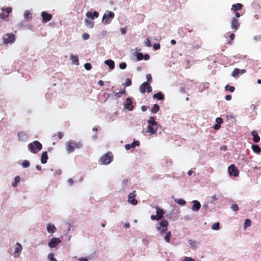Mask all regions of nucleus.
I'll use <instances>...</instances> for the list:
<instances>
[{
    "mask_svg": "<svg viewBox=\"0 0 261 261\" xmlns=\"http://www.w3.org/2000/svg\"><path fill=\"white\" fill-rule=\"evenodd\" d=\"M125 87H128L132 85V81L130 79H127L125 84H124Z\"/></svg>",
    "mask_w": 261,
    "mask_h": 261,
    "instance_id": "nucleus-51",
    "label": "nucleus"
},
{
    "mask_svg": "<svg viewBox=\"0 0 261 261\" xmlns=\"http://www.w3.org/2000/svg\"><path fill=\"white\" fill-rule=\"evenodd\" d=\"M15 250L14 252L15 257L16 258L18 255H16V254H20L22 250V245L19 243H16L15 245Z\"/></svg>",
    "mask_w": 261,
    "mask_h": 261,
    "instance_id": "nucleus-22",
    "label": "nucleus"
},
{
    "mask_svg": "<svg viewBox=\"0 0 261 261\" xmlns=\"http://www.w3.org/2000/svg\"><path fill=\"white\" fill-rule=\"evenodd\" d=\"M114 17V13L112 11H109L107 13H105L103 14L102 16V22L105 24H108L111 23Z\"/></svg>",
    "mask_w": 261,
    "mask_h": 261,
    "instance_id": "nucleus-5",
    "label": "nucleus"
},
{
    "mask_svg": "<svg viewBox=\"0 0 261 261\" xmlns=\"http://www.w3.org/2000/svg\"><path fill=\"white\" fill-rule=\"evenodd\" d=\"M135 193L136 191H134L130 193L128 196V202L133 205H136L138 203V201L136 199V195Z\"/></svg>",
    "mask_w": 261,
    "mask_h": 261,
    "instance_id": "nucleus-10",
    "label": "nucleus"
},
{
    "mask_svg": "<svg viewBox=\"0 0 261 261\" xmlns=\"http://www.w3.org/2000/svg\"><path fill=\"white\" fill-rule=\"evenodd\" d=\"M67 225L68 226V228L66 231H64L65 234H67L68 233V232L71 230V228L72 227V226L69 223H67Z\"/></svg>",
    "mask_w": 261,
    "mask_h": 261,
    "instance_id": "nucleus-57",
    "label": "nucleus"
},
{
    "mask_svg": "<svg viewBox=\"0 0 261 261\" xmlns=\"http://www.w3.org/2000/svg\"><path fill=\"white\" fill-rule=\"evenodd\" d=\"M240 69L239 68H235L232 72L231 75L233 77H236L240 74Z\"/></svg>",
    "mask_w": 261,
    "mask_h": 261,
    "instance_id": "nucleus-41",
    "label": "nucleus"
},
{
    "mask_svg": "<svg viewBox=\"0 0 261 261\" xmlns=\"http://www.w3.org/2000/svg\"><path fill=\"white\" fill-rule=\"evenodd\" d=\"M61 173H62V171L61 170H60V169L57 170L54 173V176H60L61 174Z\"/></svg>",
    "mask_w": 261,
    "mask_h": 261,
    "instance_id": "nucleus-61",
    "label": "nucleus"
},
{
    "mask_svg": "<svg viewBox=\"0 0 261 261\" xmlns=\"http://www.w3.org/2000/svg\"><path fill=\"white\" fill-rule=\"evenodd\" d=\"M251 148L254 152L257 154L259 153L261 151V149L257 144H252L251 145Z\"/></svg>",
    "mask_w": 261,
    "mask_h": 261,
    "instance_id": "nucleus-32",
    "label": "nucleus"
},
{
    "mask_svg": "<svg viewBox=\"0 0 261 261\" xmlns=\"http://www.w3.org/2000/svg\"><path fill=\"white\" fill-rule=\"evenodd\" d=\"M46 230L48 233L53 234L56 232L57 228L54 224L47 223L46 225Z\"/></svg>",
    "mask_w": 261,
    "mask_h": 261,
    "instance_id": "nucleus-18",
    "label": "nucleus"
},
{
    "mask_svg": "<svg viewBox=\"0 0 261 261\" xmlns=\"http://www.w3.org/2000/svg\"><path fill=\"white\" fill-rule=\"evenodd\" d=\"M127 182H128V179H126V178H124L123 179H122V181H121V189H120V191H124L125 190V189H126V187L127 185Z\"/></svg>",
    "mask_w": 261,
    "mask_h": 261,
    "instance_id": "nucleus-33",
    "label": "nucleus"
},
{
    "mask_svg": "<svg viewBox=\"0 0 261 261\" xmlns=\"http://www.w3.org/2000/svg\"><path fill=\"white\" fill-rule=\"evenodd\" d=\"M142 242L145 245H147L149 244V241L147 238H143L142 240Z\"/></svg>",
    "mask_w": 261,
    "mask_h": 261,
    "instance_id": "nucleus-59",
    "label": "nucleus"
},
{
    "mask_svg": "<svg viewBox=\"0 0 261 261\" xmlns=\"http://www.w3.org/2000/svg\"><path fill=\"white\" fill-rule=\"evenodd\" d=\"M3 42L4 44H12L15 41V35L12 33H8L3 36Z\"/></svg>",
    "mask_w": 261,
    "mask_h": 261,
    "instance_id": "nucleus-6",
    "label": "nucleus"
},
{
    "mask_svg": "<svg viewBox=\"0 0 261 261\" xmlns=\"http://www.w3.org/2000/svg\"><path fill=\"white\" fill-rule=\"evenodd\" d=\"M136 58H137V60L138 61H141V60H143V54L142 53H140V52L137 53H136Z\"/></svg>",
    "mask_w": 261,
    "mask_h": 261,
    "instance_id": "nucleus-45",
    "label": "nucleus"
},
{
    "mask_svg": "<svg viewBox=\"0 0 261 261\" xmlns=\"http://www.w3.org/2000/svg\"><path fill=\"white\" fill-rule=\"evenodd\" d=\"M41 162L42 164H46L48 159L47 151H43L41 155Z\"/></svg>",
    "mask_w": 261,
    "mask_h": 261,
    "instance_id": "nucleus-25",
    "label": "nucleus"
},
{
    "mask_svg": "<svg viewBox=\"0 0 261 261\" xmlns=\"http://www.w3.org/2000/svg\"><path fill=\"white\" fill-rule=\"evenodd\" d=\"M174 200L175 202L177 203L179 205H184L186 203V201L183 199L175 198L174 199Z\"/></svg>",
    "mask_w": 261,
    "mask_h": 261,
    "instance_id": "nucleus-38",
    "label": "nucleus"
},
{
    "mask_svg": "<svg viewBox=\"0 0 261 261\" xmlns=\"http://www.w3.org/2000/svg\"><path fill=\"white\" fill-rule=\"evenodd\" d=\"M148 108V107H147L146 106H142L141 107V110L143 112H145L147 110Z\"/></svg>",
    "mask_w": 261,
    "mask_h": 261,
    "instance_id": "nucleus-63",
    "label": "nucleus"
},
{
    "mask_svg": "<svg viewBox=\"0 0 261 261\" xmlns=\"http://www.w3.org/2000/svg\"><path fill=\"white\" fill-rule=\"evenodd\" d=\"M251 135L253 136V140L254 142H258L260 140L259 136L257 132L252 130L251 133Z\"/></svg>",
    "mask_w": 261,
    "mask_h": 261,
    "instance_id": "nucleus-29",
    "label": "nucleus"
},
{
    "mask_svg": "<svg viewBox=\"0 0 261 261\" xmlns=\"http://www.w3.org/2000/svg\"><path fill=\"white\" fill-rule=\"evenodd\" d=\"M61 243V240L59 238L53 237L48 243V246L50 248L56 247Z\"/></svg>",
    "mask_w": 261,
    "mask_h": 261,
    "instance_id": "nucleus-9",
    "label": "nucleus"
},
{
    "mask_svg": "<svg viewBox=\"0 0 261 261\" xmlns=\"http://www.w3.org/2000/svg\"><path fill=\"white\" fill-rule=\"evenodd\" d=\"M86 16L87 17L89 18H91L92 19H93L98 17L99 13L98 12L96 11H94L93 12L88 11L86 14Z\"/></svg>",
    "mask_w": 261,
    "mask_h": 261,
    "instance_id": "nucleus-19",
    "label": "nucleus"
},
{
    "mask_svg": "<svg viewBox=\"0 0 261 261\" xmlns=\"http://www.w3.org/2000/svg\"><path fill=\"white\" fill-rule=\"evenodd\" d=\"M140 145V142L139 141H134L131 144H127L125 145L126 150H129L130 148H134L136 146Z\"/></svg>",
    "mask_w": 261,
    "mask_h": 261,
    "instance_id": "nucleus-21",
    "label": "nucleus"
},
{
    "mask_svg": "<svg viewBox=\"0 0 261 261\" xmlns=\"http://www.w3.org/2000/svg\"><path fill=\"white\" fill-rule=\"evenodd\" d=\"M253 40L255 42H261V35H256L253 37Z\"/></svg>",
    "mask_w": 261,
    "mask_h": 261,
    "instance_id": "nucleus-47",
    "label": "nucleus"
},
{
    "mask_svg": "<svg viewBox=\"0 0 261 261\" xmlns=\"http://www.w3.org/2000/svg\"><path fill=\"white\" fill-rule=\"evenodd\" d=\"M82 37L83 40H87L89 39L90 36L88 34L85 33L82 35Z\"/></svg>",
    "mask_w": 261,
    "mask_h": 261,
    "instance_id": "nucleus-52",
    "label": "nucleus"
},
{
    "mask_svg": "<svg viewBox=\"0 0 261 261\" xmlns=\"http://www.w3.org/2000/svg\"><path fill=\"white\" fill-rule=\"evenodd\" d=\"M140 91L141 93H150L152 91V88L147 82H145L140 85Z\"/></svg>",
    "mask_w": 261,
    "mask_h": 261,
    "instance_id": "nucleus-7",
    "label": "nucleus"
},
{
    "mask_svg": "<svg viewBox=\"0 0 261 261\" xmlns=\"http://www.w3.org/2000/svg\"><path fill=\"white\" fill-rule=\"evenodd\" d=\"M124 108L128 111H132L133 110L134 107L133 105V101L130 97H127L126 99V102L124 104Z\"/></svg>",
    "mask_w": 261,
    "mask_h": 261,
    "instance_id": "nucleus-14",
    "label": "nucleus"
},
{
    "mask_svg": "<svg viewBox=\"0 0 261 261\" xmlns=\"http://www.w3.org/2000/svg\"><path fill=\"white\" fill-rule=\"evenodd\" d=\"M251 225V220L247 219L245 220L244 223V228H246L247 227H249Z\"/></svg>",
    "mask_w": 261,
    "mask_h": 261,
    "instance_id": "nucleus-43",
    "label": "nucleus"
},
{
    "mask_svg": "<svg viewBox=\"0 0 261 261\" xmlns=\"http://www.w3.org/2000/svg\"><path fill=\"white\" fill-rule=\"evenodd\" d=\"M145 45L147 47H150L151 46V41L149 39H146L144 41Z\"/></svg>",
    "mask_w": 261,
    "mask_h": 261,
    "instance_id": "nucleus-50",
    "label": "nucleus"
},
{
    "mask_svg": "<svg viewBox=\"0 0 261 261\" xmlns=\"http://www.w3.org/2000/svg\"><path fill=\"white\" fill-rule=\"evenodd\" d=\"M240 25V23L239 22L238 19L237 18H232L231 21V28L236 32Z\"/></svg>",
    "mask_w": 261,
    "mask_h": 261,
    "instance_id": "nucleus-15",
    "label": "nucleus"
},
{
    "mask_svg": "<svg viewBox=\"0 0 261 261\" xmlns=\"http://www.w3.org/2000/svg\"><path fill=\"white\" fill-rule=\"evenodd\" d=\"M21 165L23 168H28L30 166V163L28 160H23L22 162Z\"/></svg>",
    "mask_w": 261,
    "mask_h": 261,
    "instance_id": "nucleus-39",
    "label": "nucleus"
},
{
    "mask_svg": "<svg viewBox=\"0 0 261 261\" xmlns=\"http://www.w3.org/2000/svg\"><path fill=\"white\" fill-rule=\"evenodd\" d=\"M243 5L241 4L237 3L236 4H233L231 6V10L234 12H237L241 10L242 8Z\"/></svg>",
    "mask_w": 261,
    "mask_h": 261,
    "instance_id": "nucleus-31",
    "label": "nucleus"
},
{
    "mask_svg": "<svg viewBox=\"0 0 261 261\" xmlns=\"http://www.w3.org/2000/svg\"><path fill=\"white\" fill-rule=\"evenodd\" d=\"M159 127V126L155 127L153 125H148L146 132L150 133L151 135L154 134L156 133Z\"/></svg>",
    "mask_w": 261,
    "mask_h": 261,
    "instance_id": "nucleus-24",
    "label": "nucleus"
},
{
    "mask_svg": "<svg viewBox=\"0 0 261 261\" xmlns=\"http://www.w3.org/2000/svg\"><path fill=\"white\" fill-rule=\"evenodd\" d=\"M19 141L23 142H27L29 139L28 135L23 131L19 132L17 134Z\"/></svg>",
    "mask_w": 261,
    "mask_h": 261,
    "instance_id": "nucleus-13",
    "label": "nucleus"
},
{
    "mask_svg": "<svg viewBox=\"0 0 261 261\" xmlns=\"http://www.w3.org/2000/svg\"><path fill=\"white\" fill-rule=\"evenodd\" d=\"M150 219L152 221H159L160 220L158 219L157 216L155 215H151V217H150Z\"/></svg>",
    "mask_w": 261,
    "mask_h": 261,
    "instance_id": "nucleus-62",
    "label": "nucleus"
},
{
    "mask_svg": "<svg viewBox=\"0 0 261 261\" xmlns=\"http://www.w3.org/2000/svg\"><path fill=\"white\" fill-rule=\"evenodd\" d=\"M125 90L123 89L122 90H120L119 92L117 93H114L111 94L112 96L115 97L116 98H119L122 95L125 93Z\"/></svg>",
    "mask_w": 261,
    "mask_h": 261,
    "instance_id": "nucleus-34",
    "label": "nucleus"
},
{
    "mask_svg": "<svg viewBox=\"0 0 261 261\" xmlns=\"http://www.w3.org/2000/svg\"><path fill=\"white\" fill-rule=\"evenodd\" d=\"M216 122L217 124L221 125V124L223 123V119L222 118H221V117H217L216 119Z\"/></svg>",
    "mask_w": 261,
    "mask_h": 261,
    "instance_id": "nucleus-53",
    "label": "nucleus"
},
{
    "mask_svg": "<svg viewBox=\"0 0 261 261\" xmlns=\"http://www.w3.org/2000/svg\"><path fill=\"white\" fill-rule=\"evenodd\" d=\"M2 11L3 12H6L7 14H5L4 13H1L0 18L2 19H6L9 17V14L12 12V9L11 7H3L2 8Z\"/></svg>",
    "mask_w": 261,
    "mask_h": 261,
    "instance_id": "nucleus-12",
    "label": "nucleus"
},
{
    "mask_svg": "<svg viewBox=\"0 0 261 261\" xmlns=\"http://www.w3.org/2000/svg\"><path fill=\"white\" fill-rule=\"evenodd\" d=\"M83 144L81 142H75V141L69 140L66 143V151L68 153L73 152L75 148H80L82 147Z\"/></svg>",
    "mask_w": 261,
    "mask_h": 261,
    "instance_id": "nucleus-2",
    "label": "nucleus"
},
{
    "mask_svg": "<svg viewBox=\"0 0 261 261\" xmlns=\"http://www.w3.org/2000/svg\"><path fill=\"white\" fill-rule=\"evenodd\" d=\"M220 127L221 125L216 123L215 125H214L213 128L215 130H218L220 128Z\"/></svg>",
    "mask_w": 261,
    "mask_h": 261,
    "instance_id": "nucleus-64",
    "label": "nucleus"
},
{
    "mask_svg": "<svg viewBox=\"0 0 261 261\" xmlns=\"http://www.w3.org/2000/svg\"><path fill=\"white\" fill-rule=\"evenodd\" d=\"M156 209V216H157L158 219L160 220H161L164 217V215L165 214L164 211L159 207H155Z\"/></svg>",
    "mask_w": 261,
    "mask_h": 261,
    "instance_id": "nucleus-20",
    "label": "nucleus"
},
{
    "mask_svg": "<svg viewBox=\"0 0 261 261\" xmlns=\"http://www.w3.org/2000/svg\"><path fill=\"white\" fill-rule=\"evenodd\" d=\"M23 16L25 22H27L29 19H32V14L29 10H26L23 13Z\"/></svg>",
    "mask_w": 261,
    "mask_h": 261,
    "instance_id": "nucleus-23",
    "label": "nucleus"
},
{
    "mask_svg": "<svg viewBox=\"0 0 261 261\" xmlns=\"http://www.w3.org/2000/svg\"><path fill=\"white\" fill-rule=\"evenodd\" d=\"M153 48L154 50H158L160 48V44L159 43H155L153 44Z\"/></svg>",
    "mask_w": 261,
    "mask_h": 261,
    "instance_id": "nucleus-54",
    "label": "nucleus"
},
{
    "mask_svg": "<svg viewBox=\"0 0 261 261\" xmlns=\"http://www.w3.org/2000/svg\"><path fill=\"white\" fill-rule=\"evenodd\" d=\"M160 110V106L158 104L153 105L152 108L151 109V112L152 114H156Z\"/></svg>",
    "mask_w": 261,
    "mask_h": 261,
    "instance_id": "nucleus-36",
    "label": "nucleus"
},
{
    "mask_svg": "<svg viewBox=\"0 0 261 261\" xmlns=\"http://www.w3.org/2000/svg\"><path fill=\"white\" fill-rule=\"evenodd\" d=\"M225 89L227 91H229L230 92H234L235 90V88L233 86H230L229 85H227L225 87Z\"/></svg>",
    "mask_w": 261,
    "mask_h": 261,
    "instance_id": "nucleus-40",
    "label": "nucleus"
},
{
    "mask_svg": "<svg viewBox=\"0 0 261 261\" xmlns=\"http://www.w3.org/2000/svg\"><path fill=\"white\" fill-rule=\"evenodd\" d=\"M231 209L234 212H237L239 210V207L236 204H233L231 206Z\"/></svg>",
    "mask_w": 261,
    "mask_h": 261,
    "instance_id": "nucleus-49",
    "label": "nucleus"
},
{
    "mask_svg": "<svg viewBox=\"0 0 261 261\" xmlns=\"http://www.w3.org/2000/svg\"><path fill=\"white\" fill-rule=\"evenodd\" d=\"M48 259L50 261H58L55 257L53 253L48 254L47 256Z\"/></svg>",
    "mask_w": 261,
    "mask_h": 261,
    "instance_id": "nucleus-44",
    "label": "nucleus"
},
{
    "mask_svg": "<svg viewBox=\"0 0 261 261\" xmlns=\"http://www.w3.org/2000/svg\"><path fill=\"white\" fill-rule=\"evenodd\" d=\"M84 67L86 70H90L92 68V65L89 63H86L84 65Z\"/></svg>",
    "mask_w": 261,
    "mask_h": 261,
    "instance_id": "nucleus-46",
    "label": "nucleus"
},
{
    "mask_svg": "<svg viewBox=\"0 0 261 261\" xmlns=\"http://www.w3.org/2000/svg\"><path fill=\"white\" fill-rule=\"evenodd\" d=\"M187 246L191 250L195 251L199 248V243L193 239H189L187 242Z\"/></svg>",
    "mask_w": 261,
    "mask_h": 261,
    "instance_id": "nucleus-8",
    "label": "nucleus"
},
{
    "mask_svg": "<svg viewBox=\"0 0 261 261\" xmlns=\"http://www.w3.org/2000/svg\"><path fill=\"white\" fill-rule=\"evenodd\" d=\"M213 230H217L220 228V223L219 222H216L214 223L211 227Z\"/></svg>",
    "mask_w": 261,
    "mask_h": 261,
    "instance_id": "nucleus-42",
    "label": "nucleus"
},
{
    "mask_svg": "<svg viewBox=\"0 0 261 261\" xmlns=\"http://www.w3.org/2000/svg\"><path fill=\"white\" fill-rule=\"evenodd\" d=\"M70 59L72 62V63L73 64H74L75 65H79V58L77 56H74L73 55H71L70 57Z\"/></svg>",
    "mask_w": 261,
    "mask_h": 261,
    "instance_id": "nucleus-28",
    "label": "nucleus"
},
{
    "mask_svg": "<svg viewBox=\"0 0 261 261\" xmlns=\"http://www.w3.org/2000/svg\"><path fill=\"white\" fill-rule=\"evenodd\" d=\"M85 23L86 25L89 28H92L93 27L94 23V21L91 20H89L88 19H85Z\"/></svg>",
    "mask_w": 261,
    "mask_h": 261,
    "instance_id": "nucleus-35",
    "label": "nucleus"
},
{
    "mask_svg": "<svg viewBox=\"0 0 261 261\" xmlns=\"http://www.w3.org/2000/svg\"><path fill=\"white\" fill-rule=\"evenodd\" d=\"M119 66L121 69L123 70L126 68L127 65L125 62H122L119 64Z\"/></svg>",
    "mask_w": 261,
    "mask_h": 261,
    "instance_id": "nucleus-48",
    "label": "nucleus"
},
{
    "mask_svg": "<svg viewBox=\"0 0 261 261\" xmlns=\"http://www.w3.org/2000/svg\"><path fill=\"white\" fill-rule=\"evenodd\" d=\"M153 98L159 100H162L164 99V95L162 92H158L153 95Z\"/></svg>",
    "mask_w": 261,
    "mask_h": 261,
    "instance_id": "nucleus-30",
    "label": "nucleus"
},
{
    "mask_svg": "<svg viewBox=\"0 0 261 261\" xmlns=\"http://www.w3.org/2000/svg\"><path fill=\"white\" fill-rule=\"evenodd\" d=\"M228 171L230 175L234 177H237L239 175V172L234 164H231L228 168Z\"/></svg>",
    "mask_w": 261,
    "mask_h": 261,
    "instance_id": "nucleus-11",
    "label": "nucleus"
},
{
    "mask_svg": "<svg viewBox=\"0 0 261 261\" xmlns=\"http://www.w3.org/2000/svg\"><path fill=\"white\" fill-rule=\"evenodd\" d=\"M212 201H211V203H213L215 201H216L218 199L217 196L216 195H214L212 196Z\"/></svg>",
    "mask_w": 261,
    "mask_h": 261,
    "instance_id": "nucleus-58",
    "label": "nucleus"
},
{
    "mask_svg": "<svg viewBox=\"0 0 261 261\" xmlns=\"http://www.w3.org/2000/svg\"><path fill=\"white\" fill-rule=\"evenodd\" d=\"M192 203H193L192 211L193 212H198L201 207L200 203L196 200H193Z\"/></svg>",
    "mask_w": 261,
    "mask_h": 261,
    "instance_id": "nucleus-17",
    "label": "nucleus"
},
{
    "mask_svg": "<svg viewBox=\"0 0 261 261\" xmlns=\"http://www.w3.org/2000/svg\"><path fill=\"white\" fill-rule=\"evenodd\" d=\"M20 180V177L19 176H16L14 177V182L12 184V186L13 187H16L18 184V183L19 182Z\"/></svg>",
    "mask_w": 261,
    "mask_h": 261,
    "instance_id": "nucleus-37",
    "label": "nucleus"
},
{
    "mask_svg": "<svg viewBox=\"0 0 261 261\" xmlns=\"http://www.w3.org/2000/svg\"><path fill=\"white\" fill-rule=\"evenodd\" d=\"M146 79H147V82L148 83L151 82V81H152V76H151V75L150 74H147L146 75Z\"/></svg>",
    "mask_w": 261,
    "mask_h": 261,
    "instance_id": "nucleus-56",
    "label": "nucleus"
},
{
    "mask_svg": "<svg viewBox=\"0 0 261 261\" xmlns=\"http://www.w3.org/2000/svg\"><path fill=\"white\" fill-rule=\"evenodd\" d=\"M105 63L109 66V69L111 70H113L115 68V62L112 60L108 59L105 60Z\"/></svg>",
    "mask_w": 261,
    "mask_h": 261,
    "instance_id": "nucleus-26",
    "label": "nucleus"
},
{
    "mask_svg": "<svg viewBox=\"0 0 261 261\" xmlns=\"http://www.w3.org/2000/svg\"><path fill=\"white\" fill-rule=\"evenodd\" d=\"M41 16L42 17L43 22H48L52 19V15L48 13L47 12L45 11H43L41 13Z\"/></svg>",
    "mask_w": 261,
    "mask_h": 261,
    "instance_id": "nucleus-16",
    "label": "nucleus"
},
{
    "mask_svg": "<svg viewBox=\"0 0 261 261\" xmlns=\"http://www.w3.org/2000/svg\"><path fill=\"white\" fill-rule=\"evenodd\" d=\"M113 161V156L110 153H107L101 156L99 160L100 165H108Z\"/></svg>",
    "mask_w": 261,
    "mask_h": 261,
    "instance_id": "nucleus-4",
    "label": "nucleus"
},
{
    "mask_svg": "<svg viewBox=\"0 0 261 261\" xmlns=\"http://www.w3.org/2000/svg\"><path fill=\"white\" fill-rule=\"evenodd\" d=\"M168 225V221L163 220L158 222L156 224L155 227L161 236H163L165 234L163 237L164 240L166 243H169L171 237V232L170 231H167Z\"/></svg>",
    "mask_w": 261,
    "mask_h": 261,
    "instance_id": "nucleus-1",
    "label": "nucleus"
},
{
    "mask_svg": "<svg viewBox=\"0 0 261 261\" xmlns=\"http://www.w3.org/2000/svg\"><path fill=\"white\" fill-rule=\"evenodd\" d=\"M127 30L125 28H121L120 32L122 35H125L126 33Z\"/></svg>",
    "mask_w": 261,
    "mask_h": 261,
    "instance_id": "nucleus-60",
    "label": "nucleus"
},
{
    "mask_svg": "<svg viewBox=\"0 0 261 261\" xmlns=\"http://www.w3.org/2000/svg\"><path fill=\"white\" fill-rule=\"evenodd\" d=\"M181 261H195V259L191 257L186 256Z\"/></svg>",
    "mask_w": 261,
    "mask_h": 261,
    "instance_id": "nucleus-55",
    "label": "nucleus"
},
{
    "mask_svg": "<svg viewBox=\"0 0 261 261\" xmlns=\"http://www.w3.org/2000/svg\"><path fill=\"white\" fill-rule=\"evenodd\" d=\"M28 148L31 152L36 154L42 149V145L39 141L35 140L30 143L28 145Z\"/></svg>",
    "mask_w": 261,
    "mask_h": 261,
    "instance_id": "nucleus-3",
    "label": "nucleus"
},
{
    "mask_svg": "<svg viewBox=\"0 0 261 261\" xmlns=\"http://www.w3.org/2000/svg\"><path fill=\"white\" fill-rule=\"evenodd\" d=\"M147 122L149 124V125H153L156 126H160V125L158 124V123L155 120V119L153 117L150 116L148 120H147Z\"/></svg>",
    "mask_w": 261,
    "mask_h": 261,
    "instance_id": "nucleus-27",
    "label": "nucleus"
}]
</instances>
